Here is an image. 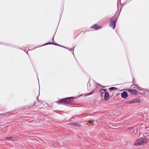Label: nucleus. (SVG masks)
<instances>
[{"mask_svg":"<svg viewBox=\"0 0 149 149\" xmlns=\"http://www.w3.org/2000/svg\"><path fill=\"white\" fill-rule=\"evenodd\" d=\"M63 47L64 48H65V49H68V50H69L71 52H72V51L71 50H70V49H68L67 48L65 47H63Z\"/></svg>","mask_w":149,"mask_h":149,"instance_id":"20","label":"nucleus"},{"mask_svg":"<svg viewBox=\"0 0 149 149\" xmlns=\"http://www.w3.org/2000/svg\"><path fill=\"white\" fill-rule=\"evenodd\" d=\"M138 91L136 89H133L132 91V94H136V93H138Z\"/></svg>","mask_w":149,"mask_h":149,"instance_id":"12","label":"nucleus"},{"mask_svg":"<svg viewBox=\"0 0 149 149\" xmlns=\"http://www.w3.org/2000/svg\"><path fill=\"white\" fill-rule=\"evenodd\" d=\"M138 102L137 100L136 99H133L131 101H128L125 102V103H126L128 104H134Z\"/></svg>","mask_w":149,"mask_h":149,"instance_id":"6","label":"nucleus"},{"mask_svg":"<svg viewBox=\"0 0 149 149\" xmlns=\"http://www.w3.org/2000/svg\"><path fill=\"white\" fill-rule=\"evenodd\" d=\"M118 16H114L110 19V26L114 29L115 28L116 23L118 19Z\"/></svg>","mask_w":149,"mask_h":149,"instance_id":"3","label":"nucleus"},{"mask_svg":"<svg viewBox=\"0 0 149 149\" xmlns=\"http://www.w3.org/2000/svg\"><path fill=\"white\" fill-rule=\"evenodd\" d=\"M94 91H91L89 94H88L86 95V96L90 95L93 93Z\"/></svg>","mask_w":149,"mask_h":149,"instance_id":"17","label":"nucleus"},{"mask_svg":"<svg viewBox=\"0 0 149 149\" xmlns=\"http://www.w3.org/2000/svg\"><path fill=\"white\" fill-rule=\"evenodd\" d=\"M118 88H117L115 87H111L109 88V90L111 91H113L114 89H116V90Z\"/></svg>","mask_w":149,"mask_h":149,"instance_id":"15","label":"nucleus"},{"mask_svg":"<svg viewBox=\"0 0 149 149\" xmlns=\"http://www.w3.org/2000/svg\"><path fill=\"white\" fill-rule=\"evenodd\" d=\"M73 123H70V124L71 125H73Z\"/></svg>","mask_w":149,"mask_h":149,"instance_id":"23","label":"nucleus"},{"mask_svg":"<svg viewBox=\"0 0 149 149\" xmlns=\"http://www.w3.org/2000/svg\"><path fill=\"white\" fill-rule=\"evenodd\" d=\"M109 98V95L107 91L105 92L104 95V100L105 101H107V98Z\"/></svg>","mask_w":149,"mask_h":149,"instance_id":"7","label":"nucleus"},{"mask_svg":"<svg viewBox=\"0 0 149 149\" xmlns=\"http://www.w3.org/2000/svg\"><path fill=\"white\" fill-rule=\"evenodd\" d=\"M146 138H141L138 139L134 143V145L136 146L144 145L147 143Z\"/></svg>","mask_w":149,"mask_h":149,"instance_id":"2","label":"nucleus"},{"mask_svg":"<svg viewBox=\"0 0 149 149\" xmlns=\"http://www.w3.org/2000/svg\"><path fill=\"white\" fill-rule=\"evenodd\" d=\"M100 91L101 92L102 94L104 93H105V92H106L105 89H101L100 90Z\"/></svg>","mask_w":149,"mask_h":149,"instance_id":"13","label":"nucleus"},{"mask_svg":"<svg viewBox=\"0 0 149 149\" xmlns=\"http://www.w3.org/2000/svg\"><path fill=\"white\" fill-rule=\"evenodd\" d=\"M102 87H103V88H105V86H102Z\"/></svg>","mask_w":149,"mask_h":149,"instance_id":"26","label":"nucleus"},{"mask_svg":"<svg viewBox=\"0 0 149 149\" xmlns=\"http://www.w3.org/2000/svg\"><path fill=\"white\" fill-rule=\"evenodd\" d=\"M54 36H53V37L52 38V41H54Z\"/></svg>","mask_w":149,"mask_h":149,"instance_id":"21","label":"nucleus"},{"mask_svg":"<svg viewBox=\"0 0 149 149\" xmlns=\"http://www.w3.org/2000/svg\"><path fill=\"white\" fill-rule=\"evenodd\" d=\"M89 123L90 124H91L92 123V122L91 121H89Z\"/></svg>","mask_w":149,"mask_h":149,"instance_id":"24","label":"nucleus"},{"mask_svg":"<svg viewBox=\"0 0 149 149\" xmlns=\"http://www.w3.org/2000/svg\"><path fill=\"white\" fill-rule=\"evenodd\" d=\"M36 102H35L34 103V104H33V106H35V104H36Z\"/></svg>","mask_w":149,"mask_h":149,"instance_id":"22","label":"nucleus"},{"mask_svg":"<svg viewBox=\"0 0 149 149\" xmlns=\"http://www.w3.org/2000/svg\"><path fill=\"white\" fill-rule=\"evenodd\" d=\"M74 47L73 48H72L71 49V50H72V53H73V54H74L73 51H74Z\"/></svg>","mask_w":149,"mask_h":149,"instance_id":"19","label":"nucleus"},{"mask_svg":"<svg viewBox=\"0 0 149 149\" xmlns=\"http://www.w3.org/2000/svg\"><path fill=\"white\" fill-rule=\"evenodd\" d=\"M121 97L124 99L128 97V94L127 92L125 91H124L121 93Z\"/></svg>","mask_w":149,"mask_h":149,"instance_id":"4","label":"nucleus"},{"mask_svg":"<svg viewBox=\"0 0 149 149\" xmlns=\"http://www.w3.org/2000/svg\"><path fill=\"white\" fill-rule=\"evenodd\" d=\"M73 125L77 127L80 126V123L77 122H75L73 123Z\"/></svg>","mask_w":149,"mask_h":149,"instance_id":"10","label":"nucleus"},{"mask_svg":"<svg viewBox=\"0 0 149 149\" xmlns=\"http://www.w3.org/2000/svg\"><path fill=\"white\" fill-rule=\"evenodd\" d=\"M56 45L57 46H59V45H58V44H57L55 42H49L46 43H45V44L43 45L42 46H44V45Z\"/></svg>","mask_w":149,"mask_h":149,"instance_id":"8","label":"nucleus"},{"mask_svg":"<svg viewBox=\"0 0 149 149\" xmlns=\"http://www.w3.org/2000/svg\"><path fill=\"white\" fill-rule=\"evenodd\" d=\"M37 100H38V97H37Z\"/></svg>","mask_w":149,"mask_h":149,"instance_id":"27","label":"nucleus"},{"mask_svg":"<svg viewBox=\"0 0 149 149\" xmlns=\"http://www.w3.org/2000/svg\"><path fill=\"white\" fill-rule=\"evenodd\" d=\"M134 86L135 87H133L134 88L138 89L139 91L142 90V88L140 87L138 85H136Z\"/></svg>","mask_w":149,"mask_h":149,"instance_id":"9","label":"nucleus"},{"mask_svg":"<svg viewBox=\"0 0 149 149\" xmlns=\"http://www.w3.org/2000/svg\"><path fill=\"white\" fill-rule=\"evenodd\" d=\"M74 98L73 97H67L56 101V102L59 104H69L73 102Z\"/></svg>","mask_w":149,"mask_h":149,"instance_id":"1","label":"nucleus"},{"mask_svg":"<svg viewBox=\"0 0 149 149\" xmlns=\"http://www.w3.org/2000/svg\"><path fill=\"white\" fill-rule=\"evenodd\" d=\"M6 138L9 139L10 140H15V138L13 137H6Z\"/></svg>","mask_w":149,"mask_h":149,"instance_id":"14","label":"nucleus"},{"mask_svg":"<svg viewBox=\"0 0 149 149\" xmlns=\"http://www.w3.org/2000/svg\"><path fill=\"white\" fill-rule=\"evenodd\" d=\"M130 129H131V131L130 132H134L135 131V127H131L130 128Z\"/></svg>","mask_w":149,"mask_h":149,"instance_id":"11","label":"nucleus"},{"mask_svg":"<svg viewBox=\"0 0 149 149\" xmlns=\"http://www.w3.org/2000/svg\"><path fill=\"white\" fill-rule=\"evenodd\" d=\"M58 46H60V47H63V46H62V45H59Z\"/></svg>","mask_w":149,"mask_h":149,"instance_id":"25","label":"nucleus"},{"mask_svg":"<svg viewBox=\"0 0 149 149\" xmlns=\"http://www.w3.org/2000/svg\"><path fill=\"white\" fill-rule=\"evenodd\" d=\"M91 28H93L95 30H97L102 28L101 26H99L97 24H96L91 27Z\"/></svg>","mask_w":149,"mask_h":149,"instance_id":"5","label":"nucleus"},{"mask_svg":"<svg viewBox=\"0 0 149 149\" xmlns=\"http://www.w3.org/2000/svg\"><path fill=\"white\" fill-rule=\"evenodd\" d=\"M8 113V112L6 113H1V114H0V115H3L4 116H6V114H7Z\"/></svg>","mask_w":149,"mask_h":149,"instance_id":"18","label":"nucleus"},{"mask_svg":"<svg viewBox=\"0 0 149 149\" xmlns=\"http://www.w3.org/2000/svg\"><path fill=\"white\" fill-rule=\"evenodd\" d=\"M133 89L132 88H130L128 90L129 92H130L132 94V91H133Z\"/></svg>","mask_w":149,"mask_h":149,"instance_id":"16","label":"nucleus"}]
</instances>
